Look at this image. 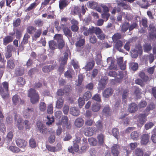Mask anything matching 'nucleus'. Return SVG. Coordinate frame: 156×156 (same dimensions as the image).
Segmentation results:
<instances>
[{
	"label": "nucleus",
	"instance_id": "nucleus-12",
	"mask_svg": "<svg viewBox=\"0 0 156 156\" xmlns=\"http://www.w3.org/2000/svg\"><path fill=\"white\" fill-rule=\"evenodd\" d=\"M94 131V127H87L84 129L85 135L87 136H90L93 135Z\"/></svg>",
	"mask_w": 156,
	"mask_h": 156
},
{
	"label": "nucleus",
	"instance_id": "nucleus-56",
	"mask_svg": "<svg viewBox=\"0 0 156 156\" xmlns=\"http://www.w3.org/2000/svg\"><path fill=\"white\" fill-rule=\"evenodd\" d=\"M135 153L137 156H143L144 154L142 150L139 148H137L135 150Z\"/></svg>",
	"mask_w": 156,
	"mask_h": 156
},
{
	"label": "nucleus",
	"instance_id": "nucleus-1",
	"mask_svg": "<svg viewBox=\"0 0 156 156\" xmlns=\"http://www.w3.org/2000/svg\"><path fill=\"white\" fill-rule=\"evenodd\" d=\"M8 83L6 82L0 84V94L2 98L5 99L8 97Z\"/></svg>",
	"mask_w": 156,
	"mask_h": 156
},
{
	"label": "nucleus",
	"instance_id": "nucleus-28",
	"mask_svg": "<svg viewBox=\"0 0 156 156\" xmlns=\"http://www.w3.org/2000/svg\"><path fill=\"white\" fill-rule=\"evenodd\" d=\"M63 30L64 34L68 38L72 37V32L69 28L67 27H64Z\"/></svg>",
	"mask_w": 156,
	"mask_h": 156
},
{
	"label": "nucleus",
	"instance_id": "nucleus-38",
	"mask_svg": "<svg viewBox=\"0 0 156 156\" xmlns=\"http://www.w3.org/2000/svg\"><path fill=\"white\" fill-rule=\"evenodd\" d=\"M42 30L40 29H39L35 31V34L33 37V40L36 41L37 39L39 38L41 33Z\"/></svg>",
	"mask_w": 156,
	"mask_h": 156
},
{
	"label": "nucleus",
	"instance_id": "nucleus-51",
	"mask_svg": "<svg viewBox=\"0 0 156 156\" xmlns=\"http://www.w3.org/2000/svg\"><path fill=\"white\" fill-rule=\"evenodd\" d=\"M25 79L23 78L20 77L18 79L17 83L18 85H20V86L21 87L25 84Z\"/></svg>",
	"mask_w": 156,
	"mask_h": 156
},
{
	"label": "nucleus",
	"instance_id": "nucleus-17",
	"mask_svg": "<svg viewBox=\"0 0 156 156\" xmlns=\"http://www.w3.org/2000/svg\"><path fill=\"white\" fill-rule=\"evenodd\" d=\"M84 123V121L82 118L79 117L77 118L75 121V125L78 127H82Z\"/></svg>",
	"mask_w": 156,
	"mask_h": 156
},
{
	"label": "nucleus",
	"instance_id": "nucleus-36",
	"mask_svg": "<svg viewBox=\"0 0 156 156\" xmlns=\"http://www.w3.org/2000/svg\"><path fill=\"white\" fill-rule=\"evenodd\" d=\"M37 3L36 2L32 3L25 10V11L28 12L33 10L37 7Z\"/></svg>",
	"mask_w": 156,
	"mask_h": 156
},
{
	"label": "nucleus",
	"instance_id": "nucleus-44",
	"mask_svg": "<svg viewBox=\"0 0 156 156\" xmlns=\"http://www.w3.org/2000/svg\"><path fill=\"white\" fill-rule=\"evenodd\" d=\"M85 42V40L84 39H81L76 42L75 45L76 47H80L84 44Z\"/></svg>",
	"mask_w": 156,
	"mask_h": 156
},
{
	"label": "nucleus",
	"instance_id": "nucleus-42",
	"mask_svg": "<svg viewBox=\"0 0 156 156\" xmlns=\"http://www.w3.org/2000/svg\"><path fill=\"white\" fill-rule=\"evenodd\" d=\"M29 143L30 147L32 148H35L37 146V143L35 140L33 138H31L30 139Z\"/></svg>",
	"mask_w": 156,
	"mask_h": 156
},
{
	"label": "nucleus",
	"instance_id": "nucleus-62",
	"mask_svg": "<svg viewBox=\"0 0 156 156\" xmlns=\"http://www.w3.org/2000/svg\"><path fill=\"white\" fill-rule=\"evenodd\" d=\"M48 122L46 123L47 125L49 126L51 125L52 122L54 121V119L53 117H49L48 116H47Z\"/></svg>",
	"mask_w": 156,
	"mask_h": 156
},
{
	"label": "nucleus",
	"instance_id": "nucleus-18",
	"mask_svg": "<svg viewBox=\"0 0 156 156\" xmlns=\"http://www.w3.org/2000/svg\"><path fill=\"white\" fill-rule=\"evenodd\" d=\"M30 37V36L28 34L26 33L24 35L23 40L22 41L21 44H20V47H22L23 48V46L22 44H25L28 43V39Z\"/></svg>",
	"mask_w": 156,
	"mask_h": 156
},
{
	"label": "nucleus",
	"instance_id": "nucleus-14",
	"mask_svg": "<svg viewBox=\"0 0 156 156\" xmlns=\"http://www.w3.org/2000/svg\"><path fill=\"white\" fill-rule=\"evenodd\" d=\"M70 1L67 0H60L59 2V7L60 9H63L69 4Z\"/></svg>",
	"mask_w": 156,
	"mask_h": 156
},
{
	"label": "nucleus",
	"instance_id": "nucleus-45",
	"mask_svg": "<svg viewBox=\"0 0 156 156\" xmlns=\"http://www.w3.org/2000/svg\"><path fill=\"white\" fill-rule=\"evenodd\" d=\"M103 113L106 116L110 115L111 113V110L108 106H106L103 109Z\"/></svg>",
	"mask_w": 156,
	"mask_h": 156
},
{
	"label": "nucleus",
	"instance_id": "nucleus-6",
	"mask_svg": "<svg viewBox=\"0 0 156 156\" xmlns=\"http://www.w3.org/2000/svg\"><path fill=\"white\" fill-rule=\"evenodd\" d=\"M142 48L141 46L138 48L136 47L135 49L131 50L130 52L131 57L134 58H136L139 54H141L142 52Z\"/></svg>",
	"mask_w": 156,
	"mask_h": 156
},
{
	"label": "nucleus",
	"instance_id": "nucleus-35",
	"mask_svg": "<svg viewBox=\"0 0 156 156\" xmlns=\"http://www.w3.org/2000/svg\"><path fill=\"white\" fill-rule=\"evenodd\" d=\"M122 37V35L120 33H116L112 37V39L114 42H115L120 39Z\"/></svg>",
	"mask_w": 156,
	"mask_h": 156
},
{
	"label": "nucleus",
	"instance_id": "nucleus-9",
	"mask_svg": "<svg viewBox=\"0 0 156 156\" xmlns=\"http://www.w3.org/2000/svg\"><path fill=\"white\" fill-rule=\"evenodd\" d=\"M113 92V90L111 88H108L105 89L102 92L103 96L106 98H108L111 96Z\"/></svg>",
	"mask_w": 156,
	"mask_h": 156
},
{
	"label": "nucleus",
	"instance_id": "nucleus-20",
	"mask_svg": "<svg viewBox=\"0 0 156 156\" xmlns=\"http://www.w3.org/2000/svg\"><path fill=\"white\" fill-rule=\"evenodd\" d=\"M69 110L70 113L74 116H77L79 115L80 112L77 108L72 107L70 108Z\"/></svg>",
	"mask_w": 156,
	"mask_h": 156
},
{
	"label": "nucleus",
	"instance_id": "nucleus-31",
	"mask_svg": "<svg viewBox=\"0 0 156 156\" xmlns=\"http://www.w3.org/2000/svg\"><path fill=\"white\" fill-rule=\"evenodd\" d=\"M13 39L12 37L7 36L5 37L3 39V44L6 45L8 43L11 42Z\"/></svg>",
	"mask_w": 156,
	"mask_h": 156
},
{
	"label": "nucleus",
	"instance_id": "nucleus-4",
	"mask_svg": "<svg viewBox=\"0 0 156 156\" xmlns=\"http://www.w3.org/2000/svg\"><path fill=\"white\" fill-rule=\"evenodd\" d=\"M107 62L108 65V69L109 70L114 69L115 70H117V66L114 64L115 61L112 57H108L107 59L106 62H104L103 63V66H106V65H105V62Z\"/></svg>",
	"mask_w": 156,
	"mask_h": 156
},
{
	"label": "nucleus",
	"instance_id": "nucleus-29",
	"mask_svg": "<svg viewBox=\"0 0 156 156\" xmlns=\"http://www.w3.org/2000/svg\"><path fill=\"white\" fill-rule=\"evenodd\" d=\"M101 106L97 103H93L91 106V109L94 112H97L100 109Z\"/></svg>",
	"mask_w": 156,
	"mask_h": 156
},
{
	"label": "nucleus",
	"instance_id": "nucleus-48",
	"mask_svg": "<svg viewBox=\"0 0 156 156\" xmlns=\"http://www.w3.org/2000/svg\"><path fill=\"white\" fill-rule=\"evenodd\" d=\"M3 121V119H0V130L3 133L5 132L6 130L5 126L2 123Z\"/></svg>",
	"mask_w": 156,
	"mask_h": 156
},
{
	"label": "nucleus",
	"instance_id": "nucleus-24",
	"mask_svg": "<svg viewBox=\"0 0 156 156\" xmlns=\"http://www.w3.org/2000/svg\"><path fill=\"white\" fill-rule=\"evenodd\" d=\"M147 115L145 113L139 115L138 116V120L140 124H143L146 122Z\"/></svg>",
	"mask_w": 156,
	"mask_h": 156
},
{
	"label": "nucleus",
	"instance_id": "nucleus-8",
	"mask_svg": "<svg viewBox=\"0 0 156 156\" xmlns=\"http://www.w3.org/2000/svg\"><path fill=\"white\" fill-rule=\"evenodd\" d=\"M68 117L66 116H64L62 117L61 120L59 121L58 122H57L56 124L58 126H62L63 128L65 127L66 124L68 122Z\"/></svg>",
	"mask_w": 156,
	"mask_h": 156
},
{
	"label": "nucleus",
	"instance_id": "nucleus-46",
	"mask_svg": "<svg viewBox=\"0 0 156 156\" xmlns=\"http://www.w3.org/2000/svg\"><path fill=\"white\" fill-rule=\"evenodd\" d=\"M140 77L144 81H146L149 79L148 77L145 75V73L142 72H140L139 74Z\"/></svg>",
	"mask_w": 156,
	"mask_h": 156
},
{
	"label": "nucleus",
	"instance_id": "nucleus-41",
	"mask_svg": "<svg viewBox=\"0 0 156 156\" xmlns=\"http://www.w3.org/2000/svg\"><path fill=\"white\" fill-rule=\"evenodd\" d=\"M129 67L133 71L137 70L138 68V64L136 62H131L129 64Z\"/></svg>",
	"mask_w": 156,
	"mask_h": 156
},
{
	"label": "nucleus",
	"instance_id": "nucleus-39",
	"mask_svg": "<svg viewBox=\"0 0 156 156\" xmlns=\"http://www.w3.org/2000/svg\"><path fill=\"white\" fill-rule=\"evenodd\" d=\"M115 44V48L120 52H122L123 50L120 48L122 46V42L121 40H118Z\"/></svg>",
	"mask_w": 156,
	"mask_h": 156
},
{
	"label": "nucleus",
	"instance_id": "nucleus-37",
	"mask_svg": "<svg viewBox=\"0 0 156 156\" xmlns=\"http://www.w3.org/2000/svg\"><path fill=\"white\" fill-rule=\"evenodd\" d=\"M95 125L97 127V129L101 131L103 130L104 126L101 121L98 120L96 122Z\"/></svg>",
	"mask_w": 156,
	"mask_h": 156
},
{
	"label": "nucleus",
	"instance_id": "nucleus-47",
	"mask_svg": "<svg viewBox=\"0 0 156 156\" xmlns=\"http://www.w3.org/2000/svg\"><path fill=\"white\" fill-rule=\"evenodd\" d=\"M151 139L154 143H156V129H154L152 131Z\"/></svg>",
	"mask_w": 156,
	"mask_h": 156
},
{
	"label": "nucleus",
	"instance_id": "nucleus-5",
	"mask_svg": "<svg viewBox=\"0 0 156 156\" xmlns=\"http://www.w3.org/2000/svg\"><path fill=\"white\" fill-rule=\"evenodd\" d=\"M37 127L39 132L43 134H46L48 133V129L40 121L37 123Z\"/></svg>",
	"mask_w": 156,
	"mask_h": 156
},
{
	"label": "nucleus",
	"instance_id": "nucleus-63",
	"mask_svg": "<svg viewBox=\"0 0 156 156\" xmlns=\"http://www.w3.org/2000/svg\"><path fill=\"white\" fill-rule=\"evenodd\" d=\"M54 39L57 42L60 41H62L63 39L62 35L58 34H56L54 37Z\"/></svg>",
	"mask_w": 156,
	"mask_h": 156
},
{
	"label": "nucleus",
	"instance_id": "nucleus-15",
	"mask_svg": "<svg viewBox=\"0 0 156 156\" xmlns=\"http://www.w3.org/2000/svg\"><path fill=\"white\" fill-rule=\"evenodd\" d=\"M16 142L17 146L20 147H24L27 144V142L26 141L20 139H17Z\"/></svg>",
	"mask_w": 156,
	"mask_h": 156
},
{
	"label": "nucleus",
	"instance_id": "nucleus-19",
	"mask_svg": "<svg viewBox=\"0 0 156 156\" xmlns=\"http://www.w3.org/2000/svg\"><path fill=\"white\" fill-rule=\"evenodd\" d=\"M137 110V105L134 103H133L129 105L128 110L131 113H133Z\"/></svg>",
	"mask_w": 156,
	"mask_h": 156
},
{
	"label": "nucleus",
	"instance_id": "nucleus-59",
	"mask_svg": "<svg viewBox=\"0 0 156 156\" xmlns=\"http://www.w3.org/2000/svg\"><path fill=\"white\" fill-rule=\"evenodd\" d=\"M112 132L114 136L116 139H118L119 135V132L118 129L116 128H114L112 129Z\"/></svg>",
	"mask_w": 156,
	"mask_h": 156
},
{
	"label": "nucleus",
	"instance_id": "nucleus-52",
	"mask_svg": "<svg viewBox=\"0 0 156 156\" xmlns=\"http://www.w3.org/2000/svg\"><path fill=\"white\" fill-rule=\"evenodd\" d=\"M36 30V28L33 27L29 26L27 28V31L28 33L32 34L35 32Z\"/></svg>",
	"mask_w": 156,
	"mask_h": 156
},
{
	"label": "nucleus",
	"instance_id": "nucleus-61",
	"mask_svg": "<svg viewBox=\"0 0 156 156\" xmlns=\"http://www.w3.org/2000/svg\"><path fill=\"white\" fill-rule=\"evenodd\" d=\"M84 99L83 98L80 97L78 100V103L79 107L81 108L84 104Z\"/></svg>",
	"mask_w": 156,
	"mask_h": 156
},
{
	"label": "nucleus",
	"instance_id": "nucleus-11",
	"mask_svg": "<svg viewBox=\"0 0 156 156\" xmlns=\"http://www.w3.org/2000/svg\"><path fill=\"white\" fill-rule=\"evenodd\" d=\"M33 113V109L31 108H28L27 109L23 111V116L25 118H29Z\"/></svg>",
	"mask_w": 156,
	"mask_h": 156
},
{
	"label": "nucleus",
	"instance_id": "nucleus-58",
	"mask_svg": "<svg viewBox=\"0 0 156 156\" xmlns=\"http://www.w3.org/2000/svg\"><path fill=\"white\" fill-rule=\"evenodd\" d=\"M21 22V20L19 18L16 19L14 20L13 22V26L14 27H16L18 26Z\"/></svg>",
	"mask_w": 156,
	"mask_h": 156
},
{
	"label": "nucleus",
	"instance_id": "nucleus-60",
	"mask_svg": "<svg viewBox=\"0 0 156 156\" xmlns=\"http://www.w3.org/2000/svg\"><path fill=\"white\" fill-rule=\"evenodd\" d=\"M13 136V133L12 132H9L8 133L6 137V139L8 140V143L12 141Z\"/></svg>",
	"mask_w": 156,
	"mask_h": 156
},
{
	"label": "nucleus",
	"instance_id": "nucleus-33",
	"mask_svg": "<svg viewBox=\"0 0 156 156\" xmlns=\"http://www.w3.org/2000/svg\"><path fill=\"white\" fill-rule=\"evenodd\" d=\"M55 67L53 66L49 65L44 66L42 69V71L44 73H48L53 70Z\"/></svg>",
	"mask_w": 156,
	"mask_h": 156
},
{
	"label": "nucleus",
	"instance_id": "nucleus-54",
	"mask_svg": "<svg viewBox=\"0 0 156 156\" xmlns=\"http://www.w3.org/2000/svg\"><path fill=\"white\" fill-rule=\"evenodd\" d=\"M7 67L10 69H13L15 67V64L13 60L10 59L7 62Z\"/></svg>",
	"mask_w": 156,
	"mask_h": 156
},
{
	"label": "nucleus",
	"instance_id": "nucleus-64",
	"mask_svg": "<svg viewBox=\"0 0 156 156\" xmlns=\"http://www.w3.org/2000/svg\"><path fill=\"white\" fill-rule=\"evenodd\" d=\"M39 108L41 111H44L46 109V104L43 102L40 103Z\"/></svg>",
	"mask_w": 156,
	"mask_h": 156
},
{
	"label": "nucleus",
	"instance_id": "nucleus-23",
	"mask_svg": "<svg viewBox=\"0 0 156 156\" xmlns=\"http://www.w3.org/2000/svg\"><path fill=\"white\" fill-rule=\"evenodd\" d=\"M64 100L62 98H59L56 102L55 107L58 109H60L63 106Z\"/></svg>",
	"mask_w": 156,
	"mask_h": 156
},
{
	"label": "nucleus",
	"instance_id": "nucleus-3",
	"mask_svg": "<svg viewBox=\"0 0 156 156\" xmlns=\"http://www.w3.org/2000/svg\"><path fill=\"white\" fill-rule=\"evenodd\" d=\"M69 50L67 49L66 51L64 54V56L62 58L61 64L58 69V70L60 72V74H61L64 71V65L66 63L69 56Z\"/></svg>",
	"mask_w": 156,
	"mask_h": 156
},
{
	"label": "nucleus",
	"instance_id": "nucleus-57",
	"mask_svg": "<svg viewBox=\"0 0 156 156\" xmlns=\"http://www.w3.org/2000/svg\"><path fill=\"white\" fill-rule=\"evenodd\" d=\"M147 20L146 18H142L140 22V23L144 27H147Z\"/></svg>",
	"mask_w": 156,
	"mask_h": 156
},
{
	"label": "nucleus",
	"instance_id": "nucleus-40",
	"mask_svg": "<svg viewBox=\"0 0 156 156\" xmlns=\"http://www.w3.org/2000/svg\"><path fill=\"white\" fill-rule=\"evenodd\" d=\"M129 23L127 22L123 23L122 26L121 30L122 32L125 33L129 29Z\"/></svg>",
	"mask_w": 156,
	"mask_h": 156
},
{
	"label": "nucleus",
	"instance_id": "nucleus-10",
	"mask_svg": "<svg viewBox=\"0 0 156 156\" xmlns=\"http://www.w3.org/2000/svg\"><path fill=\"white\" fill-rule=\"evenodd\" d=\"M120 147V146L117 144H114L112 147V153L113 156H118L119 153Z\"/></svg>",
	"mask_w": 156,
	"mask_h": 156
},
{
	"label": "nucleus",
	"instance_id": "nucleus-16",
	"mask_svg": "<svg viewBox=\"0 0 156 156\" xmlns=\"http://www.w3.org/2000/svg\"><path fill=\"white\" fill-rule=\"evenodd\" d=\"M94 65V61L91 60L90 61L87 63L85 66L83 67V69H85L86 71H89L93 68Z\"/></svg>",
	"mask_w": 156,
	"mask_h": 156
},
{
	"label": "nucleus",
	"instance_id": "nucleus-22",
	"mask_svg": "<svg viewBox=\"0 0 156 156\" xmlns=\"http://www.w3.org/2000/svg\"><path fill=\"white\" fill-rule=\"evenodd\" d=\"M106 85V81L105 80H101L98 84V90H101L105 88Z\"/></svg>",
	"mask_w": 156,
	"mask_h": 156
},
{
	"label": "nucleus",
	"instance_id": "nucleus-25",
	"mask_svg": "<svg viewBox=\"0 0 156 156\" xmlns=\"http://www.w3.org/2000/svg\"><path fill=\"white\" fill-rule=\"evenodd\" d=\"M74 73V71L72 69L68 70L64 73V76L68 79H71L72 78V75Z\"/></svg>",
	"mask_w": 156,
	"mask_h": 156
},
{
	"label": "nucleus",
	"instance_id": "nucleus-26",
	"mask_svg": "<svg viewBox=\"0 0 156 156\" xmlns=\"http://www.w3.org/2000/svg\"><path fill=\"white\" fill-rule=\"evenodd\" d=\"M98 142L100 145L103 144L104 142L105 136L102 133L98 134L97 136Z\"/></svg>",
	"mask_w": 156,
	"mask_h": 156
},
{
	"label": "nucleus",
	"instance_id": "nucleus-13",
	"mask_svg": "<svg viewBox=\"0 0 156 156\" xmlns=\"http://www.w3.org/2000/svg\"><path fill=\"white\" fill-rule=\"evenodd\" d=\"M149 136L147 134H143L141 138V144L142 145L146 144L149 141Z\"/></svg>",
	"mask_w": 156,
	"mask_h": 156
},
{
	"label": "nucleus",
	"instance_id": "nucleus-50",
	"mask_svg": "<svg viewBox=\"0 0 156 156\" xmlns=\"http://www.w3.org/2000/svg\"><path fill=\"white\" fill-rule=\"evenodd\" d=\"M49 45L50 48L52 50L55 49L57 47L56 43L53 40L50 41L49 42Z\"/></svg>",
	"mask_w": 156,
	"mask_h": 156
},
{
	"label": "nucleus",
	"instance_id": "nucleus-34",
	"mask_svg": "<svg viewBox=\"0 0 156 156\" xmlns=\"http://www.w3.org/2000/svg\"><path fill=\"white\" fill-rule=\"evenodd\" d=\"M140 136L139 133L137 131H133L131 133L130 137L134 140H136Z\"/></svg>",
	"mask_w": 156,
	"mask_h": 156
},
{
	"label": "nucleus",
	"instance_id": "nucleus-2",
	"mask_svg": "<svg viewBox=\"0 0 156 156\" xmlns=\"http://www.w3.org/2000/svg\"><path fill=\"white\" fill-rule=\"evenodd\" d=\"M28 95L30 98V101L32 104H34L38 101V94L34 89H30L28 90Z\"/></svg>",
	"mask_w": 156,
	"mask_h": 156
},
{
	"label": "nucleus",
	"instance_id": "nucleus-55",
	"mask_svg": "<svg viewBox=\"0 0 156 156\" xmlns=\"http://www.w3.org/2000/svg\"><path fill=\"white\" fill-rule=\"evenodd\" d=\"M155 67V66H154L152 67L147 68L146 70L148 73L150 74H152L154 73Z\"/></svg>",
	"mask_w": 156,
	"mask_h": 156
},
{
	"label": "nucleus",
	"instance_id": "nucleus-32",
	"mask_svg": "<svg viewBox=\"0 0 156 156\" xmlns=\"http://www.w3.org/2000/svg\"><path fill=\"white\" fill-rule=\"evenodd\" d=\"M98 4L96 2L90 1L87 3L88 7L90 8L95 9L97 8Z\"/></svg>",
	"mask_w": 156,
	"mask_h": 156
},
{
	"label": "nucleus",
	"instance_id": "nucleus-7",
	"mask_svg": "<svg viewBox=\"0 0 156 156\" xmlns=\"http://www.w3.org/2000/svg\"><path fill=\"white\" fill-rule=\"evenodd\" d=\"M117 63L120 69L122 70H124L126 66V61L123 62V58L120 57L117 58Z\"/></svg>",
	"mask_w": 156,
	"mask_h": 156
},
{
	"label": "nucleus",
	"instance_id": "nucleus-30",
	"mask_svg": "<svg viewBox=\"0 0 156 156\" xmlns=\"http://www.w3.org/2000/svg\"><path fill=\"white\" fill-rule=\"evenodd\" d=\"M137 4L141 8H147L149 6L148 2L146 0H142L141 1L138 2Z\"/></svg>",
	"mask_w": 156,
	"mask_h": 156
},
{
	"label": "nucleus",
	"instance_id": "nucleus-27",
	"mask_svg": "<svg viewBox=\"0 0 156 156\" xmlns=\"http://www.w3.org/2000/svg\"><path fill=\"white\" fill-rule=\"evenodd\" d=\"M12 100L13 103L15 105L19 104L21 102L20 97L17 95H15L13 96Z\"/></svg>",
	"mask_w": 156,
	"mask_h": 156
},
{
	"label": "nucleus",
	"instance_id": "nucleus-43",
	"mask_svg": "<svg viewBox=\"0 0 156 156\" xmlns=\"http://www.w3.org/2000/svg\"><path fill=\"white\" fill-rule=\"evenodd\" d=\"M88 142L90 145L93 146H96L98 143L96 139L93 137L89 138L88 139Z\"/></svg>",
	"mask_w": 156,
	"mask_h": 156
},
{
	"label": "nucleus",
	"instance_id": "nucleus-21",
	"mask_svg": "<svg viewBox=\"0 0 156 156\" xmlns=\"http://www.w3.org/2000/svg\"><path fill=\"white\" fill-rule=\"evenodd\" d=\"M24 69L23 67L19 66L16 67L15 71V74L17 76H20L23 74Z\"/></svg>",
	"mask_w": 156,
	"mask_h": 156
},
{
	"label": "nucleus",
	"instance_id": "nucleus-49",
	"mask_svg": "<svg viewBox=\"0 0 156 156\" xmlns=\"http://www.w3.org/2000/svg\"><path fill=\"white\" fill-rule=\"evenodd\" d=\"M92 94L91 92L90 91H87L85 92L83 95V98L86 101L88 100L91 98Z\"/></svg>",
	"mask_w": 156,
	"mask_h": 156
},
{
	"label": "nucleus",
	"instance_id": "nucleus-53",
	"mask_svg": "<svg viewBox=\"0 0 156 156\" xmlns=\"http://www.w3.org/2000/svg\"><path fill=\"white\" fill-rule=\"evenodd\" d=\"M151 46L150 44H146L144 45V50L145 52L149 51L151 50Z\"/></svg>",
	"mask_w": 156,
	"mask_h": 156
}]
</instances>
